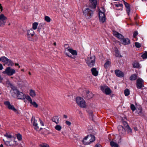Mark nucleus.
<instances>
[{
    "label": "nucleus",
    "mask_w": 147,
    "mask_h": 147,
    "mask_svg": "<svg viewBox=\"0 0 147 147\" xmlns=\"http://www.w3.org/2000/svg\"><path fill=\"white\" fill-rule=\"evenodd\" d=\"M100 88L102 92L107 95L110 94L111 92L110 89L107 86H101Z\"/></svg>",
    "instance_id": "14"
},
{
    "label": "nucleus",
    "mask_w": 147,
    "mask_h": 147,
    "mask_svg": "<svg viewBox=\"0 0 147 147\" xmlns=\"http://www.w3.org/2000/svg\"><path fill=\"white\" fill-rule=\"evenodd\" d=\"M45 21L48 22H49L51 21V18H50L47 16H45Z\"/></svg>",
    "instance_id": "36"
},
{
    "label": "nucleus",
    "mask_w": 147,
    "mask_h": 147,
    "mask_svg": "<svg viewBox=\"0 0 147 147\" xmlns=\"http://www.w3.org/2000/svg\"><path fill=\"white\" fill-rule=\"evenodd\" d=\"M95 147H101V146L99 144H96Z\"/></svg>",
    "instance_id": "54"
},
{
    "label": "nucleus",
    "mask_w": 147,
    "mask_h": 147,
    "mask_svg": "<svg viewBox=\"0 0 147 147\" xmlns=\"http://www.w3.org/2000/svg\"><path fill=\"white\" fill-rule=\"evenodd\" d=\"M89 114L90 119L92 120H93V115L92 114V112H90V113H89Z\"/></svg>",
    "instance_id": "46"
},
{
    "label": "nucleus",
    "mask_w": 147,
    "mask_h": 147,
    "mask_svg": "<svg viewBox=\"0 0 147 147\" xmlns=\"http://www.w3.org/2000/svg\"><path fill=\"white\" fill-rule=\"evenodd\" d=\"M39 120L40 121V124L42 126H44V124L42 121L40 119H39Z\"/></svg>",
    "instance_id": "48"
},
{
    "label": "nucleus",
    "mask_w": 147,
    "mask_h": 147,
    "mask_svg": "<svg viewBox=\"0 0 147 147\" xmlns=\"http://www.w3.org/2000/svg\"><path fill=\"white\" fill-rule=\"evenodd\" d=\"M13 142H14L15 143H16V142L15 140L14 141H13Z\"/></svg>",
    "instance_id": "64"
},
{
    "label": "nucleus",
    "mask_w": 147,
    "mask_h": 147,
    "mask_svg": "<svg viewBox=\"0 0 147 147\" xmlns=\"http://www.w3.org/2000/svg\"><path fill=\"white\" fill-rule=\"evenodd\" d=\"M138 34V32L137 31L134 32L133 34V37L134 38L136 37V36Z\"/></svg>",
    "instance_id": "47"
},
{
    "label": "nucleus",
    "mask_w": 147,
    "mask_h": 147,
    "mask_svg": "<svg viewBox=\"0 0 147 147\" xmlns=\"http://www.w3.org/2000/svg\"><path fill=\"white\" fill-rule=\"evenodd\" d=\"M133 66L134 67L136 68H138L140 67L139 63L136 61H135L134 62Z\"/></svg>",
    "instance_id": "24"
},
{
    "label": "nucleus",
    "mask_w": 147,
    "mask_h": 147,
    "mask_svg": "<svg viewBox=\"0 0 147 147\" xmlns=\"http://www.w3.org/2000/svg\"><path fill=\"white\" fill-rule=\"evenodd\" d=\"M111 64V62L110 61H106L104 65L105 67L106 68H108L109 67Z\"/></svg>",
    "instance_id": "26"
},
{
    "label": "nucleus",
    "mask_w": 147,
    "mask_h": 147,
    "mask_svg": "<svg viewBox=\"0 0 147 147\" xmlns=\"http://www.w3.org/2000/svg\"><path fill=\"white\" fill-rule=\"evenodd\" d=\"M95 57L94 56H90L87 58L86 62L88 66L90 67L93 66L95 62Z\"/></svg>",
    "instance_id": "6"
},
{
    "label": "nucleus",
    "mask_w": 147,
    "mask_h": 147,
    "mask_svg": "<svg viewBox=\"0 0 147 147\" xmlns=\"http://www.w3.org/2000/svg\"><path fill=\"white\" fill-rule=\"evenodd\" d=\"M63 117L65 118H67V116L65 115H63Z\"/></svg>",
    "instance_id": "55"
},
{
    "label": "nucleus",
    "mask_w": 147,
    "mask_h": 147,
    "mask_svg": "<svg viewBox=\"0 0 147 147\" xmlns=\"http://www.w3.org/2000/svg\"><path fill=\"white\" fill-rule=\"evenodd\" d=\"M3 69V67L2 65L0 63V70H2Z\"/></svg>",
    "instance_id": "50"
},
{
    "label": "nucleus",
    "mask_w": 147,
    "mask_h": 147,
    "mask_svg": "<svg viewBox=\"0 0 147 147\" xmlns=\"http://www.w3.org/2000/svg\"><path fill=\"white\" fill-rule=\"evenodd\" d=\"M31 121L35 129L37 131H40L42 129V127H40L38 125L37 120H36L34 118L32 117L31 119Z\"/></svg>",
    "instance_id": "11"
},
{
    "label": "nucleus",
    "mask_w": 147,
    "mask_h": 147,
    "mask_svg": "<svg viewBox=\"0 0 147 147\" xmlns=\"http://www.w3.org/2000/svg\"><path fill=\"white\" fill-rule=\"evenodd\" d=\"M136 111L137 112V113L139 114L141 113L142 111V109L141 107L140 106H139V107H137L136 109Z\"/></svg>",
    "instance_id": "31"
},
{
    "label": "nucleus",
    "mask_w": 147,
    "mask_h": 147,
    "mask_svg": "<svg viewBox=\"0 0 147 147\" xmlns=\"http://www.w3.org/2000/svg\"><path fill=\"white\" fill-rule=\"evenodd\" d=\"M6 84H8L9 85H11V84L10 83V82L9 80H7L6 82Z\"/></svg>",
    "instance_id": "51"
},
{
    "label": "nucleus",
    "mask_w": 147,
    "mask_h": 147,
    "mask_svg": "<svg viewBox=\"0 0 147 147\" xmlns=\"http://www.w3.org/2000/svg\"><path fill=\"white\" fill-rule=\"evenodd\" d=\"M67 51L70 53L74 56V57H72V55L70 54L69 53H65L66 55H67L69 57H70L71 58L75 59V56H77V53L76 50H74L71 49H67Z\"/></svg>",
    "instance_id": "8"
},
{
    "label": "nucleus",
    "mask_w": 147,
    "mask_h": 147,
    "mask_svg": "<svg viewBox=\"0 0 147 147\" xmlns=\"http://www.w3.org/2000/svg\"><path fill=\"white\" fill-rule=\"evenodd\" d=\"M146 0H142V1H146Z\"/></svg>",
    "instance_id": "63"
},
{
    "label": "nucleus",
    "mask_w": 147,
    "mask_h": 147,
    "mask_svg": "<svg viewBox=\"0 0 147 147\" xmlns=\"http://www.w3.org/2000/svg\"><path fill=\"white\" fill-rule=\"evenodd\" d=\"M2 60V57H0V61H1Z\"/></svg>",
    "instance_id": "62"
},
{
    "label": "nucleus",
    "mask_w": 147,
    "mask_h": 147,
    "mask_svg": "<svg viewBox=\"0 0 147 147\" xmlns=\"http://www.w3.org/2000/svg\"><path fill=\"white\" fill-rule=\"evenodd\" d=\"M131 109L133 111H134L136 110V108L135 106L133 104H132L131 105Z\"/></svg>",
    "instance_id": "43"
},
{
    "label": "nucleus",
    "mask_w": 147,
    "mask_h": 147,
    "mask_svg": "<svg viewBox=\"0 0 147 147\" xmlns=\"http://www.w3.org/2000/svg\"><path fill=\"white\" fill-rule=\"evenodd\" d=\"M134 130L136 131H137V128L136 127H134Z\"/></svg>",
    "instance_id": "56"
},
{
    "label": "nucleus",
    "mask_w": 147,
    "mask_h": 147,
    "mask_svg": "<svg viewBox=\"0 0 147 147\" xmlns=\"http://www.w3.org/2000/svg\"><path fill=\"white\" fill-rule=\"evenodd\" d=\"M30 95L32 97H35L36 95L35 91L32 89H30Z\"/></svg>",
    "instance_id": "23"
},
{
    "label": "nucleus",
    "mask_w": 147,
    "mask_h": 147,
    "mask_svg": "<svg viewBox=\"0 0 147 147\" xmlns=\"http://www.w3.org/2000/svg\"><path fill=\"white\" fill-rule=\"evenodd\" d=\"M138 77V74H132L130 76L129 79L131 81H135L137 80Z\"/></svg>",
    "instance_id": "19"
},
{
    "label": "nucleus",
    "mask_w": 147,
    "mask_h": 147,
    "mask_svg": "<svg viewBox=\"0 0 147 147\" xmlns=\"http://www.w3.org/2000/svg\"><path fill=\"white\" fill-rule=\"evenodd\" d=\"M16 70L15 69L8 67H7L5 70L3 71L2 73L4 74H6L9 76H11L16 73Z\"/></svg>",
    "instance_id": "7"
},
{
    "label": "nucleus",
    "mask_w": 147,
    "mask_h": 147,
    "mask_svg": "<svg viewBox=\"0 0 147 147\" xmlns=\"http://www.w3.org/2000/svg\"><path fill=\"white\" fill-rule=\"evenodd\" d=\"M56 42H54V45L55 46V45H56Z\"/></svg>",
    "instance_id": "61"
},
{
    "label": "nucleus",
    "mask_w": 147,
    "mask_h": 147,
    "mask_svg": "<svg viewBox=\"0 0 147 147\" xmlns=\"http://www.w3.org/2000/svg\"><path fill=\"white\" fill-rule=\"evenodd\" d=\"M123 123L124 126V127L125 128H126V127H128V125L127 123L125 121H123Z\"/></svg>",
    "instance_id": "44"
},
{
    "label": "nucleus",
    "mask_w": 147,
    "mask_h": 147,
    "mask_svg": "<svg viewBox=\"0 0 147 147\" xmlns=\"http://www.w3.org/2000/svg\"><path fill=\"white\" fill-rule=\"evenodd\" d=\"M0 147H3V145L2 144H1L0 145Z\"/></svg>",
    "instance_id": "59"
},
{
    "label": "nucleus",
    "mask_w": 147,
    "mask_h": 147,
    "mask_svg": "<svg viewBox=\"0 0 147 147\" xmlns=\"http://www.w3.org/2000/svg\"><path fill=\"white\" fill-rule=\"evenodd\" d=\"M40 147H49V145L46 143H42L40 145Z\"/></svg>",
    "instance_id": "40"
},
{
    "label": "nucleus",
    "mask_w": 147,
    "mask_h": 147,
    "mask_svg": "<svg viewBox=\"0 0 147 147\" xmlns=\"http://www.w3.org/2000/svg\"><path fill=\"white\" fill-rule=\"evenodd\" d=\"M113 34L114 36L118 38L119 39H121V40L123 42V43L125 45H128L130 43V40L128 38H123V36L121 34L117 32L114 31H113Z\"/></svg>",
    "instance_id": "3"
},
{
    "label": "nucleus",
    "mask_w": 147,
    "mask_h": 147,
    "mask_svg": "<svg viewBox=\"0 0 147 147\" xmlns=\"http://www.w3.org/2000/svg\"><path fill=\"white\" fill-rule=\"evenodd\" d=\"M7 65L9 66H12L14 65V63L11 60L9 59Z\"/></svg>",
    "instance_id": "32"
},
{
    "label": "nucleus",
    "mask_w": 147,
    "mask_h": 147,
    "mask_svg": "<svg viewBox=\"0 0 147 147\" xmlns=\"http://www.w3.org/2000/svg\"><path fill=\"white\" fill-rule=\"evenodd\" d=\"M126 128H127V131L128 132L131 133L132 132L131 129L129 126L126 127Z\"/></svg>",
    "instance_id": "45"
},
{
    "label": "nucleus",
    "mask_w": 147,
    "mask_h": 147,
    "mask_svg": "<svg viewBox=\"0 0 147 147\" xmlns=\"http://www.w3.org/2000/svg\"><path fill=\"white\" fill-rule=\"evenodd\" d=\"M15 65L16 66H18L19 65V64L18 63H15Z\"/></svg>",
    "instance_id": "57"
},
{
    "label": "nucleus",
    "mask_w": 147,
    "mask_h": 147,
    "mask_svg": "<svg viewBox=\"0 0 147 147\" xmlns=\"http://www.w3.org/2000/svg\"><path fill=\"white\" fill-rule=\"evenodd\" d=\"M103 9V11L102 12L100 11L99 12V20L100 22L104 23L105 21L106 18L104 9Z\"/></svg>",
    "instance_id": "10"
},
{
    "label": "nucleus",
    "mask_w": 147,
    "mask_h": 147,
    "mask_svg": "<svg viewBox=\"0 0 147 147\" xmlns=\"http://www.w3.org/2000/svg\"><path fill=\"white\" fill-rule=\"evenodd\" d=\"M76 102L77 105L82 108H86L87 104L84 99L80 97H77L76 98Z\"/></svg>",
    "instance_id": "4"
},
{
    "label": "nucleus",
    "mask_w": 147,
    "mask_h": 147,
    "mask_svg": "<svg viewBox=\"0 0 147 147\" xmlns=\"http://www.w3.org/2000/svg\"><path fill=\"white\" fill-rule=\"evenodd\" d=\"M94 136L90 135L85 137L82 141L84 145H86L90 144L91 143L94 142Z\"/></svg>",
    "instance_id": "5"
},
{
    "label": "nucleus",
    "mask_w": 147,
    "mask_h": 147,
    "mask_svg": "<svg viewBox=\"0 0 147 147\" xmlns=\"http://www.w3.org/2000/svg\"><path fill=\"white\" fill-rule=\"evenodd\" d=\"M12 96L19 99L24 100L26 98V94L19 91L16 88H12L10 91Z\"/></svg>",
    "instance_id": "2"
},
{
    "label": "nucleus",
    "mask_w": 147,
    "mask_h": 147,
    "mask_svg": "<svg viewBox=\"0 0 147 147\" xmlns=\"http://www.w3.org/2000/svg\"><path fill=\"white\" fill-rule=\"evenodd\" d=\"M30 103L35 108H37L38 107V105L35 101L33 102L32 101V102H30Z\"/></svg>",
    "instance_id": "33"
},
{
    "label": "nucleus",
    "mask_w": 147,
    "mask_h": 147,
    "mask_svg": "<svg viewBox=\"0 0 147 147\" xmlns=\"http://www.w3.org/2000/svg\"><path fill=\"white\" fill-rule=\"evenodd\" d=\"M124 94L125 96H128L129 94V91L128 89H127L125 90Z\"/></svg>",
    "instance_id": "38"
},
{
    "label": "nucleus",
    "mask_w": 147,
    "mask_h": 147,
    "mask_svg": "<svg viewBox=\"0 0 147 147\" xmlns=\"http://www.w3.org/2000/svg\"><path fill=\"white\" fill-rule=\"evenodd\" d=\"M143 59H146L147 58V52H145L142 56Z\"/></svg>",
    "instance_id": "42"
},
{
    "label": "nucleus",
    "mask_w": 147,
    "mask_h": 147,
    "mask_svg": "<svg viewBox=\"0 0 147 147\" xmlns=\"http://www.w3.org/2000/svg\"><path fill=\"white\" fill-rule=\"evenodd\" d=\"M135 46L138 48H139L141 47V44L137 42H136L135 43Z\"/></svg>",
    "instance_id": "41"
},
{
    "label": "nucleus",
    "mask_w": 147,
    "mask_h": 147,
    "mask_svg": "<svg viewBox=\"0 0 147 147\" xmlns=\"http://www.w3.org/2000/svg\"><path fill=\"white\" fill-rule=\"evenodd\" d=\"M115 6L116 7H120V9H117V10H122V7L123 6V5L122 4H116L115 5Z\"/></svg>",
    "instance_id": "37"
},
{
    "label": "nucleus",
    "mask_w": 147,
    "mask_h": 147,
    "mask_svg": "<svg viewBox=\"0 0 147 147\" xmlns=\"http://www.w3.org/2000/svg\"><path fill=\"white\" fill-rule=\"evenodd\" d=\"M3 141L6 145L8 146H13L14 145L13 144H11L10 143V141H5L4 140H3Z\"/></svg>",
    "instance_id": "29"
},
{
    "label": "nucleus",
    "mask_w": 147,
    "mask_h": 147,
    "mask_svg": "<svg viewBox=\"0 0 147 147\" xmlns=\"http://www.w3.org/2000/svg\"><path fill=\"white\" fill-rule=\"evenodd\" d=\"M92 74L94 76H97L98 74V71H97L96 68H93L91 69Z\"/></svg>",
    "instance_id": "20"
},
{
    "label": "nucleus",
    "mask_w": 147,
    "mask_h": 147,
    "mask_svg": "<svg viewBox=\"0 0 147 147\" xmlns=\"http://www.w3.org/2000/svg\"><path fill=\"white\" fill-rule=\"evenodd\" d=\"M28 74L29 75H31V73H30V72H29V73H28Z\"/></svg>",
    "instance_id": "60"
},
{
    "label": "nucleus",
    "mask_w": 147,
    "mask_h": 147,
    "mask_svg": "<svg viewBox=\"0 0 147 147\" xmlns=\"http://www.w3.org/2000/svg\"><path fill=\"white\" fill-rule=\"evenodd\" d=\"M55 128L56 130L59 131H60L62 129L61 126L58 125H56Z\"/></svg>",
    "instance_id": "30"
},
{
    "label": "nucleus",
    "mask_w": 147,
    "mask_h": 147,
    "mask_svg": "<svg viewBox=\"0 0 147 147\" xmlns=\"http://www.w3.org/2000/svg\"><path fill=\"white\" fill-rule=\"evenodd\" d=\"M4 136L6 137L7 139L9 140V139L11 138L12 136L9 133H6L4 134Z\"/></svg>",
    "instance_id": "25"
},
{
    "label": "nucleus",
    "mask_w": 147,
    "mask_h": 147,
    "mask_svg": "<svg viewBox=\"0 0 147 147\" xmlns=\"http://www.w3.org/2000/svg\"><path fill=\"white\" fill-rule=\"evenodd\" d=\"M26 99L30 103L31 102H32V100L31 98V97L28 95H26Z\"/></svg>",
    "instance_id": "35"
},
{
    "label": "nucleus",
    "mask_w": 147,
    "mask_h": 147,
    "mask_svg": "<svg viewBox=\"0 0 147 147\" xmlns=\"http://www.w3.org/2000/svg\"><path fill=\"white\" fill-rule=\"evenodd\" d=\"M40 25H41V27H42L43 25V24L42 23H41L40 24Z\"/></svg>",
    "instance_id": "58"
},
{
    "label": "nucleus",
    "mask_w": 147,
    "mask_h": 147,
    "mask_svg": "<svg viewBox=\"0 0 147 147\" xmlns=\"http://www.w3.org/2000/svg\"><path fill=\"white\" fill-rule=\"evenodd\" d=\"M137 88L140 89L144 86V81L140 78H138L136 80Z\"/></svg>",
    "instance_id": "13"
},
{
    "label": "nucleus",
    "mask_w": 147,
    "mask_h": 147,
    "mask_svg": "<svg viewBox=\"0 0 147 147\" xmlns=\"http://www.w3.org/2000/svg\"><path fill=\"white\" fill-rule=\"evenodd\" d=\"M118 128L119 132L120 134H124L125 133V128L122 126L121 125L118 126Z\"/></svg>",
    "instance_id": "16"
},
{
    "label": "nucleus",
    "mask_w": 147,
    "mask_h": 147,
    "mask_svg": "<svg viewBox=\"0 0 147 147\" xmlns=\"http://www.w3.org/2000/svg\"><path fill=\"white\" fill-rule=\"evenodd\" d=\"M4 104L9 109L12 110L15 113H18L17 110L14 107L13 105H11L10 102L9 101H6L5 102Z\"/></svg>",
    "instance_id": "12"
},
{
    "label": "nucleus",
    "mask_w": 147,
    "mask_h": 147,
    "mask_svg": "<svg viewBox=\"0 0 147 147\" xmlns=\"http://www.w3.org/2000/svg\"><path fill=\"white\" fill-rule=\"evenodd\" d=\"M16 137L17 139L19 141L21 140L22 139V136L19 134H18L17 135Z\"/></svg>",
    "instance_id": "39"
},
{
    "label": "nucleus",
    "mask_w": 147,
    "mask_h": 147,
    "mask_svg": "<svg viewBox=\"0 0 147 147\" xmlns=\"http://www.w3.org/2000/svg\"><path fill=\"white\" fill-rule=\"evenodd\" d=\"M52 121L56 124L59 123V118L57 116H54L52 119Z\"/></svg>",
    "instance_id": "22"
},
{
    "label": "nucleus",
    "mask_w": 147,
    "mask_h": 147,
    "mask_svg": "<svg viewBox=\"0 0 147 147\" xmlns=\"http://www.w3.org/2000/svg\"><path fill=\"white\" fill-rule=\"evenodd\" d=\"M65 123L67 125L70 126L71 125V123L70 121H65Z\"/></svg>",
    "instance_id": "49"
},
{
    "label": "nucleus",
    "mask_w": 147,
    "mask_h": 147,
    "mask_svg": "<svg viewBox=\"0 0 147 147\" xmlns=\"http://www.w3.org/2000/svg\"><path fill=\"white\" fill-rule=\"evenodd\" d=\"M38 25V22H35L33 23L32 24V29L34 30L36 29L37 28Z\"/></svg>",
    "instance_id": "28"
},
{
    "label": "nucleus",
    "mask_w": 147,
    "mask_h": 147,
    "mask_svg": "<svg viewBox=\"0 0 147 147\" xmlns=\"http://www.w3.org/2000/svg\"><path fill=\"white\" fill-rule=\"evenodd\" d=\"M115 55L116 57H121L122 56L119 53L117 49L115 51Z\"/></svg>",
    "instance_id": "34"
},
{
    "label": "nucleus",
    "mask_w": 147,
    "mask_h": 147,
    "mask_svg": "<svg viewBox=\"0 0 147 147\" xmlns=\"http://www.w3.org/2000/svg\"><path fill=\"white\" fill-rule=\"evenodd\" d=\"M123 3L126 8V10L127 13L128 15H129L130 12V7L129 4L126 2L125 1H123Z\"/></svg>",
    "instance_id": "18"
},
{
    "label": "nucleus",
    "mask_w": 147,
    "mask_h": 147,
    "mask_svg": "<svg viewBox=\"0 0 147 147\" xmlns=\"http://www.w3.org/2000/svg\"><path fill=\"white\" fill-rule=\"evenodd\" d=\"M0 9L1 10V11H3V7L1 5V4H0Z\"/></svg>",
    "instance_id": "52"
},
{
    "label": "nucleus",
    "mask_w": 147,
    "mask_h": 147,
    "mask_svg": "<svg viewBox=\"0 0 147 147\" xmlns=\"http://www.w3.org/2000/svg\"><path fill=\"white\" fill-rule=\"evenodd\" d=\"M93 94L92 93L89 91L86 92L85 98L87 99H89L91 98L93 96Z\"/></svg>",
    "instance_id": "17"
},
{
    "label": "nucleus",
    "mask_w": 147,
    "mask_h": 147,
    "mask_svg": "<svg viewBox=\"0 0 147 147\" xmlns=\"http://www.w3.org/2000/svg\"><path fill=\"white\" fill-rule=\"evenodd\" d=\"M9 59L7 57L3 56L2 57L1 61L4 63V65H7V62L8 61Z\"/></svg>",
    "instance_id": "21"
},
{
    "label": "nucleus",
    "mask_w": 147,
    "mask_h": 147,
    "mask_svg": "<svg viewBox=\"0 0 147 147\" xmlns=\"http://www.w3.org/2000/svg\"><path fill=\"white\" fill-rule=\"evenodd\" d=\"M3 80V78L1 77V75H0V83H1L2 82Z\"/></svg>",
    "instance_id": "53"
},
{
    "label": "nucleus",
    "mask_w": 147,
    "mask_h": 147,
    "mask_svg": "<svg viewBox=\"0 0 147 147\" xmlns=\"http://www.w3.org/2000/svg\"><path fill=\"white\" fill-rule=\"evenodd\" d=\"M91 4L89 7L86 8L83 11V14L87 19L91 18L93 14V10L96 7V0H89Z\"/></svg>",
    "instance_id": "1"
},
{
    "label": "nucleus",
    "mask_w": 147,
    "mask_h": 147,
    "mask_svg": "<svg viewBox=\"0 0 147 147\" xmlns=\"http://www.w3.org/2000/svg\"><path fill=\"white\" fill-rule=\"evenodd\" d=\"M116 75L119 77H122L124 76L123 73L119 70H116L115 71Z\"/></svg>",
    "instance_id": "15"
},
{
    "label": "nucleus",
    "mask_w": 147,
    "mask_h": 147,
    "mask_svg": "<svg viewBox=\"0 0 147 147\" xmlns=\"http://www.w3.org/2000/svg\"><path fill=\"white\" fill-rule=\"evenodd\" d=\"M35 34L34 31L32 29L28 30L27 31V35L28 40L32 41L33 40V37Z\"/></svg>",
    "instance_id": "9"
},
{
    "label": "nucleus",
    "mask_w": 147,
    "mask_h": 147,
    "mask_svg": "<svg viewBox=\"0 0 147 147\" xmlns=\"http://www.w3.org/2000/svg\"><path fill=\"white\" fill-rule=\"evenodd\" d=\"M110 145L112 147H119V145L118 144L113 141H111L110 142Z\"/></svg>",
    "instance_id": "27"
}]
</instances>
